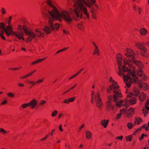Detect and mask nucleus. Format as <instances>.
Returning <instances> with one entry per match:
<instances>
[{"instance_id": "79ce46f5", "label": "nucleus", "mask_w": 149, "mask_h": 149, "mask_svg": "<svg viewBox=\"0 0 149 149\" xmlns=\"http://www.w3.org/2000/svg\"><path fill=\"white\" fill-rule=\"evenodd\" d=\"M63 33L65 34H68L69 33V31H67L64 29H63Z\"/></svg>"}, {"instance_id": "bf43d9fd", "label": "nucleus", "mask_w": 149, "mask_h": 149, "mask_svg": "<svg viewBox=\"0 0 149 149\" xmlns=\"http://www.w3.org/2000/svg\"><path fill=\"white\" fill-rule=\"evenodd\" d=\"M38 63V61H36L33 62L32 63V64L34 65L36 63Z\"/></svg>"}, {"instance_id": "c03bdc74", "label": "nucleus", "mask_w": 149, "mask_h": 149, "mask_svg": "<svg viewBox=\"0 0 149 149\" xmlns=\"http://www.w3.org/2000/svg\"><path fill=\"white\" fill-rule=\"evenodd\" d=\"M7 102V100H5L3 102H2L1 103V105H4Z\"/></svg>"}, {"instance_id": "e2e57ef3", "label": "nucleus", "mask_w": 149, "mask_h": 149, "mask_svg": "<svg viewBox=\"0 0 149 149\" xmlns=\"http://www.w3.org/2000/svg\"><path fill=\"white\" fill-rule=\"evenodd\" d=\"M138 8V9H139V14H141V12H140V10H141V8Z\"/></svg>"}, {"instance_id": "a19ab883", "label": "nucleus", "mask_w": 149, "mask_h": 149, "mask_svg": "<svg viewBox=\"0 0 149 149\" xmlns=\"http://www.w3.org/2000/svg\"><path fill=\"white\" fill-rule=\"evenodd\" d=\"M147 106H145V108L143 109V113H144V111H146V109L147 110H149V107H147Z\"/></svg>"}, {"instance_id": "39448f33", "label": "nucleus", "mask_w": 149, "mask_h": 149, "mask_svg": "<svg viewBox=\"0 0 149 149\" xmlns=\"http://www.w3.org/2000/svg\"><path fill=\"white\" fill-rule=\"evenodd\" d=\"M120 97L117 98V101H115L114 100V97L113 98L112 96H109L108 97L109 100L106 102V108L107 110L110 111V110H113L114 109V107L112 104L111 100H113L114 102H116V105L119 107H121L122 105H125V104L127 105V104L129 102V100L127 99H126L123 101L122 100H120L119 98Z\"/></svg>"}, {"instance_id": "ea45409f", "label": "nucleus", "mask_w": 149, "mask_h": 149, "mask_svg": "<svg viewBox=\"0 0 149 149\" xmlns=\"http://www.w3.org/2000/svg\"><path fill=\"white\" fill-rule=\"evenodd\" d=\"M46 102V101L45 100H42L40 103V105H43L45 104Z\"/></svg>"}, {"instance_id": "423d86ee", "label": "nucleus", "mask_w": 149, "mask_h": 149, "mask_svg": "<svg viewBox=\"0 0 149 149\" xmlns=\"http://www.w3.org/2000/svg\"><path fill=\"white\" fill-rule=\"evenodd\" d=\"M136 99L135 98H132L130 100H129V102L126 105L125 104V105H123L125 107L123 108L121 110L120 112V113L118 114L117 115L116 118L118 119L119 118L121 115L123 113H124V112H126V108L127 107V106L128 105L129 102H130L132 104H134L136 102Z\"/></svg>"}, {"instance_id": "e433bc0d", "label": "nucleus", "mask_w": 149, "mask_h": 149, "mask_svg": "<svg viewBox=\"0 0 149 149\" xmlns=\"http://www.w3.org/2000/svg\"><path fill=\"white\" fill-rule=\"evenodd\" d=\"M133 93H129L127 95V97L128 98L131 97L133 95Z\"/></svg>"}, {"instance_id": "69168bd1", "label": "nucleus", "mask_w": 149, "mask_h": 149, "mask_svg": "<svg viewBox=\"0 0 149 149\" xmlns=\"http://www.w3.org/2000/svg\"><path fill=\"white\" fill-rule=\"evenodd\" d=\"M133 8L135 10H136V7L135 5H133Z\"/></svg>"}, {"instance_id": "2eb2a0df", "label": "nucleus", "mask_w": 149, "mask_h": 149, "mask_svg": "<svg viewBox=\"0 0 149 149\" xmlns=\"http://www.w3.org/2000/svg\"><path fill=\"white\" fill-rule=\"evenodd\" d=\"M109 121V120H103L101 122V124L104 128H106L107 126Z\"/></svg>"}, {"instance_id": "7ed1b4c3", "label": "nucleus", "mask_w": 149, "mask_h": 149, "mask_svg": "<svg viewBox=\"0 0 149 149\" xmlns=\"http://www.w3.org/2000/svg\"><path fill=\"white\" fill-rule=\"evenodd\" d=\"M17 29L18 31L17 32L13 31L11 27L9 26H6V28L5 27V29H3L6 34L8 36H9L10 35H12L16 36L19 39H22L23 40H25V39L23 37L24 33L23 30L25 34L29 36L26 39L27 41L31 42L33 38L35 37L33 32L30 30H28L27 27L25 26H22L19 25Z\"/></svg>"}, {"instance_id": "3c124183", "label": "nucleus", "mask_w": 149, "mask_h": 149, "mask_svg": "<svg viewBox=\"0 0 149 149\" xmlns=\"http://www.w3.org/2000/svg\"><path fill=\"white\" fill-rule=\"evenodd\" d=\"M147 135L145 134H143L141 135V138L142 139H143L144 136H146Z\"/></svg>"}, {"instance_id": "de8ad7c7", "label": "nucleus", "mask_w": 149, "mask_h": 149, "mask_svg": "<svg viewBox=\"0 0 149 149\" xmlns=\"http://www.w3.org/2000/svg\"><path fill=\"white\" fill-rule=\"evenodd\" d=\"M64 103H65L67 104H68L69 103V101L68 99H65L64 100V101L63 102Z\"/></svg>"}, {"instance_id": "a211bd4d", "label": "nucleus", "mask_w": 149, "mask_h": 149, "mask_svg": "<svg viewBox=\"0 0 149 149\" xmlns=\"http://www.w3.org/2000/svg\"><path fill=\"white\" fill-rule=\"evenodd\" d=\"M86 138L87 139H89L91 137V132L89 131H86Z\"/></svg>"}, {"instance_id": "6e6d98bb", "label": "nucleus", "mask_w": 149, "mask_h": 149, "mask_svg": "<svg viewBox=\"0 0 149 149\" xmlns=\"http://www.w3.org/2000/svg\"><path fill=\"white\" fill-rule=\"evenodd\" d=\"M92 98L93 99V96L94 94V91H92Z\"/></svg>"}, {"instance_id": "cd10ccee", "label": "nucleus", "mask_w": 149, "mask_h": 149, "mask_svg": "<svg viewBox=\"0 0 149 149\" xmlns=\"http://www.w3.org/2000/svg\"><path fill=\"white\" fill-rule=\"evenodd\" d=\"M58 111H57L55 110L54 112L52 113L51 116L52 117H54L56 115Z\"/></svg>"}, {"instance_id": "bb28decb", "label": "nucleus", "mask_w": 149, "mask_h": 149, "mask_svg": "<svg viewBox=\"0 0 149 149\" xmlns=\"http://www.w3.org/2000/svg\"><path fill=\"white\" fill-rule=\"evenodd\" d=\"M7 95L9 97H14V94L12 93H8Z\"/></svg>"}, {"instance_id": "9d476101", "label": "nucleus", "mask_w": 149, "mask_h": 149, "mask_svg": "<svg viewBox=\"0 0 149 149\" xmlns=\"http://www.w3.org/2000/svg\"><path fill=\"white\" fill-rule=\"evenodd\" d=\"M33 33L35 36V37L33 38H33L35 39L36 38V36L39 37H42L44 35V33L41 31L40 29H36L35 31V33Z\"/></svg>"}, {"instance_id": "49530a36", "label": "nucleus", "mask_w": 149, "mask_h": 149, "mask_svg": "<svg viewBox=\"0 0 149 149\" xmlns=\"http://www.w3.org/2000/svg\"><path fill=\"white\" fill-rule=\"evenodd\" d=\"M18 85L19 87H23L24 86V84L21 83H18Z\"/></svg>"}, {"instance_id": "393cba45", "label": "nucleus", "mask_w": 149, "mask_h": 149, "mask_svg": "<svg viewBox=\"0 0 149 149\" xmlns=\"http://www.w3.org/2000/svg\"><path fill=\"white\" fill-rule=\"evenodd\" d=\"M127 126L129 129H131L134 125L132 123H127Z\"/></svg>"}, {"instance_id": "a878e982", "label": "nucleus", "mask_w": 149, "mask_h": 149, "mask_svg": "<svg viewBox=\"0 0 149 149\" xmlns=\"http://www.w3.org/2000/svg\"><path fill=\"white\" fill-rule=\"evenodd\" d=\"M132 139V135H130L129 136H127L126 137V140H128L130 141H131Z\"/></svg>"}, {"instance_id": "603ef678", "label": "nucleus", "mask_w": 149, "mask_h": 149, "mask_svg": "<svg viewBox=\"0 0 149 149\" xmlns=\"http://www.w3.org/2000/svg\"><path fill=\"white\" fill-rule=\"evenodd\" d=\"M96 54H97L98 55H99V50L98 49H95Z\"/></svg>"}, {"instance_id": "774afa93", "label": "nucleus", "mask_w": 149, "mask_h": 149, "mask_svg": "<svg viewBox=\"0 0 149 149\" xmlns=\"http://www.w3.org/2000/svg\"><path fill=\"white\" fill-rule=\"evenodd\" d=\"M62 113H60L59 114V116H58V118H60L62 116Z\"/></svg>"}, {"instance_id": "f257e3e1", "label": "nucleus", "mask_w": 149, "mask_h": 149, "mask_svg": "<svg viewBox=\"0 0 149 149\" xmlns=\"http://www.w3.org/2000/svg\"><path fill=\"white\" fill-rule=\"evenodd\" d=\"M73 8L69 9V12L63 10L60 13L58 9L54 5L51 0H47L46 3L48 5L47 9H45L42 11V15L49 20L48 26H45L43 30L47 34L55 31L59 28V24L55 23L53 25V21L58 20L61 21V19L67 22L70 23L73 19H77V18L81 19L84 15L89 17V14L86 7L91 9V11L93 13L95 11L92 6L95 3V0H73Z\"/></svg>"}, {"instance_id": "6e6552de", "label": "nucleus", "mask_w": 149, "mask_h": 149, "mask_svg": "<svg viewBox=\"0 0 149 149\" xmlns=\"http://www.w3.org/2000/svg\"><path fill=\"white\" fill-rule=\"evenodd\" d=\"M144 43H141L140 42L136 43L135 46L137 48L141 50V54L143 56H145V54L146 53L147 49L145 47L144 45Z\"/></svg>"}, {"instance_id": "aec40b11", "label": "nucleus", "mask_w": 149, "mask_h": 149, "mask_svg": "<svg viewBox=\"0 0 149 149\" xmlns=\"http://www.w3.org/2000/svg\"><path fill=\"white\" fill-rule=\"evenodd\" d=\"M134 95L136 96H137L139 94L140 92L136 88H134Z\"/></svg>"}, {"instance_id": "72a5a7b5", "label": "nucleus", "mask_w": 149, "mask_h": 149, "mask_svg": "<svg viewBox=\"0 0 149 149\" xmlns=\"http://www.w3.org/2000/svg\"><path fill=\"white\" fill-rule=\"evenodd\" d=\"M75 98L74 97H72L68 99L69 102H73Z\"/></svg>"}, {"instance_id": "c9c22d12", "label": "nucleus", "mask_w": 149, "mask_h": 149, "mask_svg": "<svg viewBox=\"0 0 149 149\" xmlns=\"http://www.w3.org/2000/svg\"><path fill=\"white\" fill-rule=\"evenodd\" d=\"M124 62L125 65L127 64L128 63V60L126 58H125L124 59Z\"/></svg>"}, {"instance_id": "ddd939ff", "label": "nucleus", "mask_w": 149, "mask_h": 149, "mask_svg": "<svg viewBox=\"0 0 149 149\" xmlns=\"http://www.w3.org/2000/svg\"><path fill=\"white\" fill-rule=\"evenodd\" d=\"M132 61V62L136 64L140 68L142 67L143 65L142 63L141 62L136 60L134 59H133Z\"/></svg>"}, {"instance_id": "a18cd8bd", "label": "nucleus", "mask_w": 149, "mask_h": 149, "mask_svg": "<svg viewBox=\"0 0 149 149\" xmlns=\"http://www.w3.org/2000/svg\"><path fill=\"white\" fill-rule=\"evenodd\" d=\"M48 137V135H46L44 138H42L41 139V141H43L44 140H46Z\"/></svg>"}, {"instance_id": "338daca9", "label": "nucleus", "mask_w": 149, "mask_h": 149, "mask_svg": "<svg viewBox=\"0 0 149 149\" xmlns=\"http://www.w3.org/2000/svg\"><path fill=\"white\" fill-rule=\"evenodd\" d=\"M74 77H75V75H74L72 77H71L69 78V79H72V78H74Z\"/></svg>"}, {"instance_id": "473e14b6", "label": "nucleus", "mask_w": 149, "mask_h": 149, "mask_svg": "<svg viewBox=\"0 0 149 149\" xmlns=\"http://www.w3.org/2000/svg\"><path fill=\"white\" fill-rule=\"evenodd\" d=\"M0 132H2L3 134H5L6 132V131L4 130L3 129L1 128L0 129Z\"/></svg>"}, {"instance_id": "13d9d810", "label": "nucleus", "mask_w": 149, "mask_h": 149, "mask_svg": "<svg viewBox=\"0 0 149 149\" xmlns=\"http://www.w3.org/2000/svg\"><path fill=\"white\" fill-rule=\"evenodd\" d=\"M11 18H12V17L11 16H10L9 17V19L8 20V23L9 25H10V20L11 19Z\"/></svg>"}, {"instance_id": "052dcab7", "label": "nucleus", "mask_w": 149, "mask_h": 149, "mask_svg": "<svg viewBox=\"0 0 149 149\" xmlns=\"http://www.w3.org/2000/svg\"><path fill=\"white\" fill-rule=\"evenodd\" d=\"M45 58H43L42 59H39V60H38V62H41V61L44 60Z\"/></svg>"}, {"instance_id": "864d4df0", "label": "nucleus", "mask_w": 149, "mask_h": 149, "mask_svg": "<svg viewBox=\"0 0 149 149\" xmlns=\"http://www.w3.org/2000/svg\"><path fill=\"white\" fill-rule=\"evenodd\" d=\"M123 138V136H120L117 137H116V139H119L120 140H122Z\"/></svg>"}, {"instance_id": "20e7f679", "label": "nucleus", "mask_w": 149, "mask_h": 149, "mask_svg": "<svg viewBox=\"0 0 149 149\" xmlns=\"http://www.w3.org/2000/svg\"><path fill=\"white\" fill-rule=\"evenodd\" d=\"M110 81L111 84V85L109 86V89L107 88V91L108 93H111V91L113 92L114 94V101H117V99L119 97H121L122 96L121 94L120 93L119 88V86L118 85L116 82L114 81L112 79V77H111L110 79Z\"/></svg>"}, {"instance_id": "0e129e2a", "label": "nucleus", "mask_w": 149, "mask_h": 149, "mask_svg": "<svg viewBox=\"0 0 149 149\" xmlns=\"http://www.w3.org/2000/svg\"><path fill=\"white\" fill-rule=\"evenodd\" d=\"M55 129H54V130H52V132H51V135H53V132H54L55 131Z\"/></svg>"}, {"instance_id": "412c9836", "label": "nucleus", "mask_w": 149, "mask_h": 149, "mask_svg": "<svg viewBox=\"0 0 149 149\" xmlns=\"http://www.w3.org/2000/svg\"><path fill=\"white\" fill-rule=\"evenodd\" d=\"M137 74L139 77H141L143 74V71L141 70H139Z\"/></svg>"}, {"instance_id": "f3484780", "label": "nucleus", "mask_w": 149, "mask_h": 149, "mask_svg": "<svg viewBox=\"0 0 149 149\" xmlns=\"http://www.w3.org/2000/svg\"><path fill=\"white\" fill-rule=\"evenodd\" d=\"M146 95L143 93H141V95L139 96V99L141 101H143L145 99Z\"/></svg>"}, {"instance_id": "7c9ffc66", "label": "nucleus", "mask_w": 149, "mask_h": 149, "mask_svg": "<svg viewBox=\"0 0 149 149\" xmlns=\"http://www.w3.org/2000/svg\"><path fill=\"white\" fill-rule=\"evenodd\" d=\"M28 81H29L28 83L29 84H32L33 85L36 84V82H35L34 81H30V80H29Z\"/></svg>"}, {"instance_id": "37998d69", "label": "nucleus", "mask_w": 149, "mask_h": 149, "mask_svg": "<svg viewBox=\"0 0 149 149\" xmlns=\"http://www.w3.org/2000/svg\"><path fill=\"white\" fill-rule=\"evenodd\" d=\"M92 43H93L94 46L95 47V49L96 50V49H98V47L97 46L96 43L94 42H93Z\"/></svg>"}, {"instance_id": "c756f323", "label": "nucleus", "mask_w": 149, "mask_h": 149, "mask_svg": "<svg viewBox=\"0 0 149 149\" xmlns=\"http://www.w3.org/2000/svg\"><path fill=\"white\" fill-rule=\"evenodd\" d=\"M43 79H39L36 82V84H37L42 82H43Z\"/></svg>"}, {"instance_id": "f03ea898", "label": "nucleus", "mask_w": 149, "mask_h": 149, "mask_svg": "<svg viewBox=\"0 0 149 149\" xmlns=\"http://www.w3.org/2000/svg\"><path fill=\"white\" fill-rule=\"evenodd\" d=\"M116 58L119 70L117 73L120 76H123V78L127 86L130 87L131 84L134 83V84H138L139 87L142 88L143 86V83L137 77H136L135 72H132L125 65H122V58L121 55H117Z\"/></svg>"}, {"instance_id": "4d7b16f0", "label": "nucleus", "mask_w": 149, "mask_h": 149, "mask_svg": "<svg viewBox=\"0 0 149 149\" xmlns=\"http://www.w3.org/2000/svg\"><path fill=\"white\" fill-rule=\"evenodd\" d=\"M77 85V84H75L74 86L71 87L70 89H68V91H70V90L73 89Z\"/></svg>"}, {"instance_id": "5701e85b", "label": "nucleus", "mask_w": 149, "mask_h": 149, "mask_svg": "<svg viewBox=\"0 0 149 149\" xmlns=\"http://www.w3.org/2000/svg\"><path fill=\"white\" fill-rule=\"evenodd\" d=\"M141 119L139 117H138L137 118H136L135 119V121L134 122V123H135L137 121V124H139L141 122Z\"/></svg>"}, {"instance_id": "c85d7f7f", "label": "nucleus", "mask_w": 149, "mask_h": 149, "mask_svg": "<svg viewBox=\"0 0 149 149\" xmlns=\"http://www.w3.org/2000/svg\"><path fill=\"white\" fill-rule=\"evenodd\" d=\"M68 48V47H67V48H64V49H61L60 50H58V51L56 53V54H58V53L61 52H62L64 50H66V49H67V48Z\"/></svg>"}, {"instance_id": "9b49d317", "label": "nucleus", "mask_w": 149, "mask_h": 149, "mask_svg": "<svg viewBox=\"0 0 149 149\" xmlns=\"http://www.w3.org/2000/svg\"><path fill=\"white\" fill-rule=\"evenodd\" d=\"M134 111V109L132 108H130L127 111L126 109V112H124V113L127 114V116L128 117L130 118L131 116L133 113Z\"/></svg>"}, {"instance_id": "4468645a", "label": "nucleus", "mask_w": 149, "mask_h": 149, "mask_svg": "<svg viewBox=\"0 0 149 149\" xmlns=\"http://www.w3.org/2000/svg\"><path fill=\"white\" fill-rule=\"evenodd\" d=\"M36 71V70H34L33 71L31 72H30L28 74H26V75H25L21 77L20 78L21 79H25L26 78L29 76H31L32 75V74L34 73Z\"/></svg>"}, {"instance_id": "0eeeda50", "label": "nucleus", "mask_w": 149, "mask_h": 149, "mask_svg": "<svg viewBox=\"0 0 149 149\" xmlns=\"http://www.w3.org/2000/svg\"><path fill=\"white\" fill-rule=\"evenodd\" d=\"M94 100L96 103V105L99 109H101L103 106L102 99L100 98V95L99 92L95 94L94 96Z\"/></svg>"}, {"instance_id": "f704fd0d", "label": "nucleus", "mask_w": 149, "mask_h": 149, "mask_svg": "<svg viewBox=\"0 0 149 149\" xmlns=\"http://www.w3.org/2000/svg\"><path fill=\"white\" fill-rule=\"evenodd\" d=\"M2 27L3 29H5V24L3 23H0V28Z\"/></svg>"}, {"instance_id": "680f3d73", "label": "nucleus", "mask_w": 149, "mask_h": 149, "mask_svg": "<svg viewBox=\"0 0 149 149\" xmlns=\"http://www.w3.org/2000/svg\"><path fill=\"white\" fill-rule=\"evenodd\" d=\"M83 70V68H81V69L78 72V73H80Z\"/></svg>"}, {"instance_id": "4be33fe9", "label": "nucleus", "mask_w": 149, "mask_h": 149, "mask_svg": "<svg viewBox=\"0 0 149 149\" xmlns=\"http://www.w3.org/2000/svg\"><path fill=\"white\" fill-rule=\"evenodd\" d=\"M147 31L145 29H143L140 30V33L142 35H143L146 34Z\"/></svg>"}, {"instance_id": "f8f14e48", "label": "nucleus", "mask_w": 149, "mask_h": 149, "mask_svg": "<svg viewBox=\"0 0 149 149\" xmlns=\"http://www.w3.org/2000/svg\"><path fill=\"white\" fill-rule=\"evenodd\" d=\"M37 102V100L36 99H34L28 103V104H29V106L30 107L31 109H33L36 105Z\"/></svg>"}, {"instance_id": "2f4dec72", "label": "nucleus", "mask_w": 149, "mask_h": 149, "mask_svg": "<svg viewBox=\"0 0 149 149\" xmlns=\"http://www.w3.org/2000/svg\"><path fill=\"white\" fill-rule=\"evenodd\" d=\"M29 104H28V103H26H26L22 105V107L23 108H25L27 106H29Z\"/></svg>"}, {"instance_id": "6ab92c4d", "label": "nucleus", "mask_w": 149, "mask_h": 149, "mask_svg": "<svg viewBox=\"0 0 149 149\" xmlns=\"http://www.w3.org/2000/svg\"><path fill=\"white\" fill-rule=\"evenodd\" d=\"M2 28V30L1 31V33H0V36L4 40L5 39V38L4 37V36L3 35V34H4V33H5V31H4V29L2 27H1L0 29Z\"/></svg>"}, {"instance_id": "8fccbe9b", "label": "nucleus", "mask_w": 149, "mask_h": 149, "mask_svg": "<svg viewBox=\"0 0 149 149\" xmlns=\"http://www.w3.org/2000/svg\"><path fill=\"white\" fill-rule=\"evenodd\" d=\"M84 126V124H82L81 126H80L79 129V132L80 131L81 129L82 128H83Z\"/></svg>"}, {"instance_id": "1a4fd4ad", "label": "nucleus", "mask_w": 149, "mask_h": 149, "mask_svg": "<svg viewBox=\"0 0 149 149\" xmlns=\"http://www.w3.org/2000/svg\"><path fill=\"white\" fill-rule=\"evenodd\" d=\"M126 53H125V55L128 57H130L133 59H134L135 54L132 50L127 49L126 50Z\"/></svg>"}, {"instance_id": "58836bf2", "label": "nucleus", "mask_w": 149, "mask_h": 149, "mask_svg": "<svg viewBox=\"0 0 149 149\" xmlns=\"http://www.w3.org/2000/svg\"><path fill=\"white\" fill-rule=\"evenodd\" d=\"M143 87H144V88L146 89H148V85L146 83H143Z\"/></svg>"}, {"instance_id": "5fc2aeb1", "label": "nucleus", "mask_w": 149, "mask_h": 149, "mask_svg": "<svg viewBox=\"0 0 149 149\" xmlns=\"http://www.w3.org/2000/svg\"><path fill=\"white\" fill-rule=\"evenodd\" d=\"M59 130L61 131H63V130L62 128V125H60V126H59Z\"/></svg>"}, {"instance_id": "4c0bfd02", "label": "nucleus", "mask_w": 149, "mask_h": 149, "mask_svg": "<svg viewBox=\"0 0 149 149\" xmlns=\"http://www.w3.org/2000/svg\"><path fill=\"white\" fill-rule=\"evenodd\" d=\"M1 10V12L2 13L3 15L5 14L6 11H5V9L3 7L2 8Z\"/></svg>"}, {"instance_id": "09e8293b", "label": "nucleus", "mask_w": 149, "mask_h": 149, "mask_svg": "<svg viewBox=\"0 0 149 149\" xmlns=\"http://www.w3.org/2000/svg\"><path fill=\"white\" fill-rule=\"evenodd\" d=\"M149 105V100H147V102L145 103V106H148Z\"/></svg>"}, {"instance_id": "dca6fc26", "label": "nucleus", "mask_w": 149, "mask_h": 149, "mask_svg": "<svg viewBox=\"0 0 149 149\" xmlns=\"http://www.w3.org/2000/svg\"><path fill=\"white\" fill-rule=\"evenodd\" d=\"M144 128L145 129V130L147 131L149 130V128H148V126H147L146 124H144L143 126H142L140 128H138L136 132H138L141 130L142 129Z\"/></svg>"}, {"instance_id": "b1692460", "label": "nucleus", "mask_w": 149, "mask_h": 149, "mask_svg": "<svg viewBox=\"0 0 149 149\" xmlns=\"http://www.w3.org/2000/svg\"><path fill=\"white\" fill-rule=\"evenodd\" d=\"M77 26L78 29H80L81 30H83V26L81 24H79L77 25Z\"/></svg>"}]
</instances>
